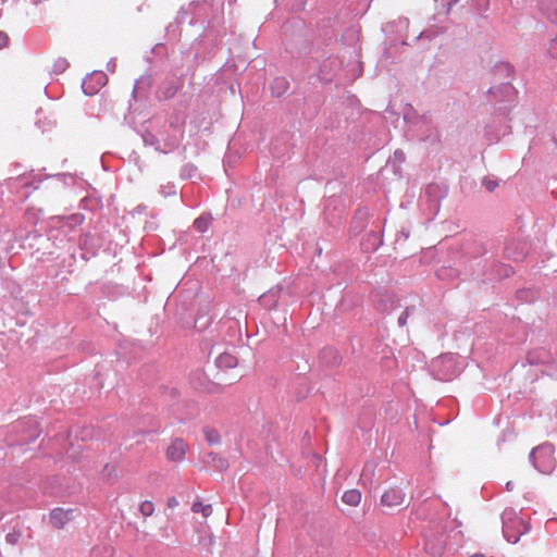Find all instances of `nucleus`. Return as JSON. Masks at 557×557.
<instances>
[{
	"label": "nucleus",
	"instance_id": "nucleus-15",
	"mask_svg": "<svg viewBox=\"0 0 557 557\" xmlns=\"http://www.w3.org/2000/svg\"><path fill=\"white\" fill-rule=\"evenodd\" d=\"M182 85H183V82L181 78H178L176 81L175 79H165L160 85V87L157 91V97L160 100L172 99L176 95L177 90L182 87Z\"/></svg>",
	"mask_w": 557,
	"mask_h": 557
},
{
	"label": "nucleus",
	"instance_id": "nucleus-21",
	"mask_svg": "<svg viewBox=\"0 0 557 557\" xmlns=\"http://www.w3.org/2000/svg\"><path fill=\"white\" fill-rule=\"evenodd\" d=\"M510 132V126L506 123L502 124L497 131H493L492 125L485 127V136L490 143L498 141L503 136Z\"/></svg>",
	"mask_w": 557,
	"mask_h": 557
},
{
	"label": "nucleus",
	"instance_id": "nucleus-40",
	"mask_svg": "<svg viewBox=\"0 0 557 557\" xmlns=\"http://www.w3.org/2000/svg\"><path fill=\"white\" fill-rule=\"evenodd\" d=\"M425 548L428 552H430L433 556H436V555H441L443 549H444V546L441 544V545H437V546H434L430 541H426L425 543Z\"/></svg>",
	"mask_w": 557,
	"mask_h": 557
},
{
	"label": "nucleus",
	"instance_id": "nucleus-24",
	"mask_svg": "<svg viewBox=\"0 0 557 557\" xmlns=\"http://www.w3.org/2000/svg\"><path fill=\"white\" fill-rule=\"evenodd\" d=\"M441 281L455 282L459 277V271L453 267H442L436 271Z\"/></svg>",
	"mask_w": 557,
	"mask_h": 557
},
{
	"label": "nucleus",
	"instance_id": "nucleus-27",
	"mask_svg": "<svg viewBox=\"0 0 557 557\" xmlns=\"http://www.w3.org/2000/svg\"><path fill=\"white\" fill-rule=\"evenodd\" d=\"M342 500L349 506H357L361 500V493L358 490H348L344 492Z\"/></svg>",
	"mask_w": 557,
	"mask_h": 557
},
{
	"label": "nucleus",
	"instance_id": "nucleus-18",
	"mask_svg": "<svg viewBox=\"0 0 557 557\" xmlns=\"http://www.w3.org/2000/svg\"><path fill=\"white\" fill-rule=\"evenodd\" d=\"M373 302L375 305V308L379 311L387 312L393 310L396 307V300L391 294H374L373 295Z\"/></svg>",
	"mask_w": 557,
	"mask_h": 557
},
{
	"label": "nucleus",
	"instance_id": "nucleus-39",
	"mask_svg": "<svg viewBox=\"0 0 557 557\" xmlns=\"http://www.w3.org/2000/svg\"><path fill=\"white\" fill-rule=\"evenodd\" d=\"M69 66V62L63 59V58H59L54 63H53V72L55 74H61L63 73Z\"/></svg>",
	"mask_w": 557,
	"mask_h": 557
},
{
	"label": "nucleus",
	"instance_id": "nucleus-30",
	"mask_svg": "<svg viewBox=\"0 0 557 557\" xmlns=\"http://www.w3.org/2000/svg\"><path fill=\"white\" fill-rule=\"evenodd\" d=\"M197 174H198L197 166L189 162L182 166L181 172H180V177L182 180H191V178H195L197 176Z\"/></svg>",
	"mask_w": 557,
	"mask_h": 557
},
{
	"label": "nucleus",
	"instance_id": "nucleus-35",
	"mask_svg": "<svg viewBox=\"0 0 557 557\" xmlns=\"http://www.w3.org/2000/svg\"><path fill=\"white\" fill-rule=\"evenodd\" d=\"M366 218H367V212L364 210L357 211L355 219H354V225H352L354 232L357 233L363 227Z\"/></svg>",
	"mask_w": 557,
	"mask_h": 557
},
{
	"label": "nucleus",
	"instance_id": "nucleus-11",
	"mask_svg": "<svg viewBox=\"0 0 557 557\" xmlns=\"http://www.w3.org/2000/svg\"><path fill=\"white\" fill-rule=\"evenodd\" d=\"M42 176L40 174H34L33 172L29 174L18 175L16 177H11L8 180V186L11 189L18 188H32L37 189L39 184L42 182Z\"/></svg>",
	"mask_w": 557,
	"mask_h": 557
},
{
	"label": "nucleus",
	"instance_id": "nucleus-22",
	"mask_svg": "<svg viewBox=\"0 0 557 557\" xmlns=\"http://www.w3.org/2000/svg\"><path fill=\"white\" fill-rule=\"evenodd\" d=\"M281 290V287L271 288L268 293L263 294L259 299L261 305L267 307L268 309L274 308L277 304Z\"/></svg>",
	"mask_w": 557,
	"mask_h": 557
},
{
	"label": "nucleus",
	"instance_id": "nucleus-5",
	"mask_svg": "<svg viewBox=\"0 0 557 557\" xmlns=\"http://www.w3.org/2000/svg\"><path fill=\"white\" fill-rule=\"evenodd\" d=\"M430 369L432 375L438 381H450L461 371L457 358L451 354L443 355L433 360Z\"/></svg>",
	"mask_w": 557,
	"mask_h": 557
},
{
	"label": "nucleus",
	"instance_id": "nucleus-33",
	"mask_svg": "<svg viewBox=\"0 0 557 557\" xmlns=\"http://www.w3.org/2000/svg\"><path fill=\"white\" fill-rule=\"evenodd\" d=\"M85 221V216L81 213H74L64 219V225L70 228H75Z\"/></svg>",
	"mask_w": 557,
	"mask_h": 557
},
{
	"label": "nucleus",
	"instance_id": "nucleus-9",
	"mask_svg": "<svg viewBox=\"0 0 557 557\" xmlns=\"http://www.w3.org/2000/svg\"><path fill=\"white\" fill-rule=\"evenodd\" d=\"M342 60L338 57H329L319 67V78L324 83H330L332 79L341 75Z\"/></svg>",
	"mask_w": 557,
	"mask_h": 557
},
{
	"label": "nucleus",
	"instance_id": "nucleus-44",
	"mask_svg": "<svg viewBox=\"0 0 557 557\" xmlns=\"http://www.w3.org/2000/svg\"><path fill=\"white\" fill-rule=\"evenodd\" d=\"M409 314H410V309L406 308L405 311H403V313L398 318V325L399 326H405L406 325L407 319H408Z\"/></svg>",
	"mask_w": 557,
	"mask_h": 557
},
{
	"label": "nucleus",
	"instance_id": "nucleus-12",
	"mask_svg": "<svg viewBox=\"0 0 557 557\" xmlns=\"http://www.w3.org/2000/svg\"><path fill=\"white\" fill-rule=\"evenodd\" d=\"M446 196V189H443L438 184H429L423 190L421 198L426 199L430 203V210L435 213L438 211L440 201Z\"/></svg>",
	"mask_w": 557,
	"mask_h": 557
},
{
	"label": "nucleus",
	"instance_id": "nucleus-32",
	"mask_svg": "<svg viewBox=\"0 0 557 557\" xmlns=\"http://www.w3.org/2000/svg\"><path fill=\"white\" fill-rule=\"evenodd\" d=\"M203 434H205L206 441L210 445H216L221 442V436L215 429L206 426L203 429Z\"/></svg>",
	"mask_w": 557,
	"mask_h": 557
},
{
	"label": "nucleus",
	"instance_id": "nucleus-17",
	"mask_svg": "<svg viewBox=\"0 0 557 557\" xmlns=\"http://www.w3.org/2000/svg\"><path fill=\"white\" fill-rule=\"evenodd\" d=\"M72 519L73 510H64L63 508H54L49 517L50 523L57 529H62Z\"/></svg>",
	"mask_w": 557,
	"mask_h": 557
},
{
	"label": "nucleus",
	"instance_id": "nucleus-2",
	"mask_svg": "<svg viewBox=\"0 0 557 557\" xmlns=\"http://www.w3.org/2000/svg\"><path fill=\"white\" fill-rule=\"evenodd\" d=\"M403 117L407 125V132L419 141L435 144L440 140V134L429 113L419 114L410 104L403 110Z\"/></svg>",
	"mask_w": 557,
	"mask_h": 557
},
{
	"label": "nucleus",
	"instance_id": "nucleus-54",
	"mask_svg": "<svg viewBox=\"0 0 557 557\" xmlns=\"http://www.w3.org/2000/svg\"><path fill=\"white\" fill-rule=\"evenodd\" d=\"M395 156H396L397 158H403V157H404V153H403L401 151H396V152H395Z\"/></svg>",
	"mask_w": 557,
	"mask_h": 557
},
{
	"label": "nucleus",
	"instance_id": "nucleus-50",
	"mask_svg": "<svg viewBox=\"0 0 557 557\" xmlns=\"http://www.w3.org/2000/svg\"><path fill=\"white\" fill-rule=\"evenodd\" d=\"M107 69L111 72H114V69H115V62L114 60H111L109 61L108 65H107Z\"/></svg>",
	"mask_w": 557,
	"mask_h": 557
},
{
	"label": "nucleus",
	"instance_id": "nucleus-49",
	"mask_svg": "<svg viewBox=\"0 0 557 557\" xmlns=\"http://www.w3.org/2000/svg\"><path fill=\"white\" fill-rule=\"evenodd\" d=\"M103 472L108 473V475L110 476L114 472V468L113 467H109V465H106V467L103 469Z\"/></svg>",
	"mask_w": 557,
	"mask_h": 557
},
{
	"label": "nucleus",
	"instance_id": "nucleus-48",
	"mask_svg": "<svg viewBox=\"0 0 557 557\" xmlns=\"http://www.w3.org/2000/svg\"><path fill=\"white\" fill-rule=\"evenodd\" d=\"M443 5H447L448 10L459 0H441Z\"/></svg>",
	"mask_w": 557,
	"mask_h": 557
},
{
	"label": "nucleus",
	"instance_id": "nucleus-13",
	"mask_svg": "<svg viewBox=\"0 0 557 557\" xmlns=\"http://www.w3.org/2000/svg\"><path fill=\"white\" fill-rule=\"evenodd\" d=\"M106 82L107 76L103 72L92 73L84 78L82 83L83 92L87 96H92L98 92Z\"/></svg>",
	"mask_w": 557,
	"mask_h": 557
},
{
	"label": "nucleus",
	"instance_id": "nucleus-45",
	"mask_svg": "<svg viewBox=\"0 0 557 557\" xmlns=\"http://www.w3.org/2000/svg\"><path fill=\"white\" fill-rule=\"evenodd\" d=\"M102 553L106 554L108 557L110 556V552L107 547H95L91 550V557H99Z\"/></svg>",
	"mask_w": 557,
	"mask_h": 557
},
{
	"label": "nucleus",
	"instance_id": "nucleus-47",
	"mask_svg": "<svg viewBox=\"0 0 557 557\" xmlns=\"http://www.w3.org/2000/svg\"><path fill=\"white\" fill-rule=\"evenodd\" d=\"M178 504H180V503H178V499H177L176 497H170V498L168 499V507H169V508H175V507H177V506H178Z\"/></svg>",
	"mask_w": 557,
	"mask_h": 557
},
{
	"label": "nucleus",
	"instance_id": "nucleus-46",
	"mask_svg": "<svg viewBox=\"0 0 557 557\" xmlns=\"http://www.w3.org/2000/svg\"><path fill=\"white\" fill-rule=\"evenodd\" d=\"M9 37L4 32H0V49L8 45Z\"/></svg>",
	"mask_w": 557,
	"mask_h": 557
},
{
	"label": "nucleus",
	"instance_id": "nucleus-52",
	"mask_svg": "<svg viewBox=\"0 0 557 557\" xmlns=\"http://www.w3.org/2000/svg\"><path fill=\"white\" fill-rule=\"evenodd\" d=\"M512 488H513V484H512V482H510V481H509V482H507V483H506V490H507V491H512Z\"/></svg>",
	"mask_w": 557,
	"mask_h": 557
},
{
	"label": "nucleus",
	"instance_id": "nucleus-41",
	"mask_svg": "<svg viewBox=\"0 0 557 557\" xmlns=\"http://www.w3.org/2000/svg\"><path fill=\"white\" fill-rule=\"evenodd\" d=\"M482 184L488 191H494L498 186V182L490 177H484Z\"/></svg>",
	"mask_w": 557,
	"mask_h": 557
},
{
	"label": "nucleus",
	"instance_id": "nucleus-6",
	"mask_svg": "<svg viewBox=\"0 0 557 557\" xmlns=\"http://www.w3.org/2000/svg\"><path fill=\"white\" fill-rule=\"evenodd\" d=\"M13 429L20 434V445L33 443L41 432L37 420L33 417H26L18 420L14 424Z\"/></svg>",
	"mask_w": 557,
	"mask_h": 557
},
{
	"label": "nucleus",
	"instance_id": "nucleus-1",
	"mask_svg": "<svg viewBox=\"0 0 557 557\" xmlns=\"http://www.w3.org/2000/svg\"><path fill=\"white\" fill-rule=\"evenodd\" d=\"M465 257L470 262L472 275L483 282L505 278L511 275L512 268L500 263L493 253L480 243L473 242L466 247Z\"/></svg>",
	"mask_w": 557,
	"mask_h": 557
},
{
	"label": "nucleus",
	"instance_id": "nucleus-57",
	"mask_svg": "<svg viewBox=\"0 0 557 557\" xmlns=\"http://www.w3.org/2000/svg\"><path fill=\"white\" fill-rule=\"evenodd\" d=\"M525 292L521 290L519 292V297L522 298Z\"/></svg>",
	"mask_w": 557,
	"mask_h": 557
},
{
	"label": "nucleus",
	"instance_id": "nucleus-51",
	"mask_svg": "<svg viewBox=\"0 0 557 557\" xmlns=\"http://www.w3.org/2000/svg\"><path fill=\"white\" fill-rule=\"evenodd\" d=\"M333 354L335 355V351L333 349H331V348H327V349L323 350V356H325V355H333Z\"/></svg>",
	"mask_w": 557,
	"mask_h": 557
},
{
	"label": "nucleus",
	"instance_id": "nucleus-23",
	"mask_svg": "<svg viewBox=\"0 0 557 557\" xmlns=\"http://www.w3.org/2000/svg\"><path fill=\"white\" fill-rule=\"evenodd\" d=\"M215 363L219 369H233L238 364V359L232 354L224 352L219 355V357L215 360Z\"/></svg>",
	"mask_w": 557,
	"mask_h": 557
},
{
	"label": "nucleus",
	"instance_id": "nucleus-34",
	"mask_svg": "<svg viewBox=\"0 0 557 557\" xmlns=\"http://www.w3.org/2000/svg\"><path fill=\"white\" fill-rule=\"evenodd\" d=\"M191 510L195 513H201L205 518H208L212 513V506L203 505L201 502H195L191 506Z\"/></svg>",
	"mask_w": 557,
	"mask_h": 557
},
{
	"label": "nucleus",
	"instance_id": "nucleus-16",
	"mask_svg": "<svg viewBox=\"0 0 557 557\" xmlns=\"http://www.w3.org/2000/svg\"><path fill=\"white\" fill-rule=\"evenodd\" d=\"M406 493L399 487H391L381 497V504L385 507H395L404 503Z\"/></svg>",
	"mask_w": 557,
	"mask_h": 557
},
{
	"label": "nucleus",
	"instance_id": "nucleus-29",
	"mask_svg": "<svg viewBox=\"0 0 557 557\" xmlns=\"http://www.w3.org/2000/svg\"><path fill=\"white\" fill-rule=\"evenodd\" d=\"M529 363H544L548 361L547 352L544 349L530 351L527 357Z\"/></svg>",
	"mask_w": 557,
	"mask_h": 557
},
{
	"label": "nucleus",
	"instance_id": "nucleus-56",
	"mask_svg": "<svg viewBox=\"0 0 557 557\" xmlns=\"http://www.w3.org/2000/svg\"><path fill=\"white\" fill-rule=\"evenodd\" d=\"M138 87V83L135 84L133 92L135 94Z\"/></svg>",
	"mask_w": 557,
	"mask_h": 557
},
{
	"label": "nucleus",
	"instance_id": "nucleus-36",
	"mask_svg": "<svg viewBox=\"0 0 557 557\" xmlns=\"http://www.w3.org/2000/svg\"><path fill=\"white\" fill-rule=\"evenodd\" d=\"M160 195L163 197H171L176 195V185L174 183L168 182L166 184H162L159 188Z\"/></svg>",
	"mask_w": 557,
	"mask_h": 557
},
{
	"label": "nucleus",
	"instance_id": "nucleus-55",
	"mask_svg": "<svg viewBox=\"0 0 557 557\" xmlns=\"http://www.w3.org/2000/svg\"><path fill=\"white\" fill-rule=\"evenodd\" d=\"M40 2H41V0H32V3H33L34 5H38Z\"/></svg>",
	"mask_w": 557,
	"mask_h": 557
},
{
	"label": "nucleus",
	"instance_id": "nucleus-7",
	"mask_svg": "<svg viewBox=\"0 0 557 557\" xmlns=\"http://www.w3.org/2000/svg\"><path fill=\"white\" fill-rule=\"evenodd\" d=\"M516 89L510 83H502L488 88L487 96L490 101L497 103L511 104L516 98Z\"/></svg>",
	"mask_w": 557,
	"mask_h": 557
},
{
	"label": "nucleus",
	"instance_id": "nucleus-10",
	"mask_svg": "<svg viewBox=\"0 0 557 557\" xmlns=\"http://www.w3.org/2000/svg\"><path fill=\"white\" fill-rule=\"evenodd\" d=\"M529 244L519 239H510L506 243L504 248V256L506 259L519 262L522 261L529 253Z\"/></svg>",
	"mask_w": 557,
	"mask_h": 557
},
{
	"label": "nucleus",
	"instance_id": "nucleus-4",
	"mask_svg": "<svg viewBox=\"0 0 557 557\" xmlns=\"http://www.w3.org/2000/svg\"><path fill=\"white\" fill-rule=\"evenodd\" d=\"M554 454V446L549 443H543L531 450L529 459L539 472L548 474L556 466Z\"/></svg>",
	"mask_w": 557,
	"mask_h": 557
},
{
	"label": "nucleus",
	"instance_id": "nucleus-31",
	"mask_svg": "<svg viewBox=\"0 0 557 557\" xmlns=\"http://www.w3.org/2000/svg\"><path fill=\"white\" fill-rule=\"evenodd\" d=\"M205 461L209 465L214 466L218 469H225L227 466L226 460L221 458L216 453L213 451L209 453L206 456Z\"/></svg>",
	"mask_w": 557,
	"mask_h": 557
},
{
	"label": "nucleus",
	"instance_id": "nucleus-42",
	"mask_svg": "<svg viewBox=\"0 0 557 557\" xmlns=\"http://www.w3.org/2000/svg\"><path fill=\"white\" fill-rule=\"evenodd\" d=\"M495 70H496V72H498L500 74L505 73L506 76H509L512 72V67L508 63H500V64L496 65Z\"/></svg>",
	"mask_w": 557,
	"mask_h": 557
},
{
	"label": "nucleus",
	"instance_id": "nucleus-8",
	"mask_svg": "<svg viewBox=\"0 0 557 557\" xmlns=\"http://www.w3.org/2000/svg\"><path fill=\"white\" fill-rule=\"evenodd\" d=\"M184 138V129L181 125L171 124L170 128L162 133L161 139V153H170L174 151Z\"/></svg>",
	"mask_w": 557,
	"mask_h": 557
},
{
	"label": "nucleus",
	"instance_id": "nucleus-38",
	"mask_svg": "<svg viewBox=\"0 0 557 557\" xmlns=\"http://www.w3.org/2000/svg\"><path fill=\"white\" fill-rule=\"evenodd\" d=\"M22 537V531L14 529L5 535V542L10 545H15Z\"/></svg>",
	"mask_w": 557,
	"mask_h": 557
},
{
	"label": "nucleus",
	"instance_id": "nucleus-37",
	"mask_svg": "<svg viewBox=\"0 0 557 557\" xmlns=\"http://www.w3.org/2000/svg\"><path fill=\"white\" fill-rule=\"evenodd\" d=\"M139 511L145 517H150L154 512V505L150 500H145L139 506Z\"/></svg>",
	"mask_w": 557,
	"mask_h": 557
},
{
	"label": "nucleus",
	"instance_id": "nucleus-20",
	"mask_svg": "<svg viewBox=\"0 0 557 557\" xmlns=\"http://www.w3.org/2000/svg\"><path fill=\"white\" fill-rule=\"evenodd\" d=\"M383 243L382 236L379 232L371 231L367 234L361 243V247L366 251H375Z\"/></svg>",
	"mask_w": 557,
	"mask_h": 557
},
{
	"label": "nucleus",
	"instance_id": "nucleus-14",
	"mask_svg": "<svg viewBox=\"0 0 557 557\" xmlns=\"http://www.w3.org/2000/svg\"><path fill=\"white\" fill-rule=\"evenodd\" d=\"M187 448L188 446L183 438H174L166 449V459L172 462L183 461L186 456Z\"/></svg>",
	"mask_w": 557,
	"mask_h": 557
},
{
	"label": "nucleus",
	"instance_id": "nucleus-43",
	"mask_svg": "<svg viewBox=\"0 0 557 557\" xmlns=\"http://www.w3.org/2000/svg\"><path fill=\"white\" fill-rule=\"evenodd\" d=\"M548 53L552 58L557 59V36L550 40L548 46Z\"/></svg>",
	"mask_w": 557,
	"mask_h": 557
},
{
	"label": "nucleus",
	"instance_id": "nucleus-3",
	"mask_svg": "<svg viewBox=\"0 0 557 557\" xmlns=\"http://www.w3.org/2000/svg\"><path fill=\"white\" fill-rule=\"evenodd\" d=\"M503 535L509 543L516 544L530 531V524L513 508H506L502 513Z\"/></svg>",
	"mask_w": 557,
	"mask_h": 557
},
{
	"label": "nucleus",
	"instance_id": "nucleus-53",
	"mask_svg": "<svg viewBox=\"0 0 557 557\" xmlns=\"http://www.w3.org/2000/svg\"><path fill=\"white\" fill-rule=\"evenodd\" d=\"M498 109H499L500 111L506 112V111L509 109V107L505 104L504 107H499Z\"/></svg>",
	"mask_w": 557,
	"mask_h": 557
},
{
	"label": "nucleus",
	"instance_id": "nucleus-28",
	"mask_svg": "<svg viewBox=\"0 0 557 557\" xmlns=\"http://www.w3.org/2000/svg\"><path fill=\"white\" fill-rule=\"evenodd\" d=\"M210 223H211V215L202 213L200 216H198L194 221L193 225H194L195 230L198 231L199 233H205L208 231Z\"/></svg>",
	"mask_w": 557,
	"mask_h": 557
},
{
	"label": "nucleus",
	"instance_id": "nucleus-19",
	"mask_svg": "<svg viewBox=\"0 0 557 557\" xmlns=\"http://www.w3.org/2000/svg\"><path fill=\"white\" fill-rule=\"evenodd\" d=\"M539 9L550 22L557 24V0H539Z\"/></svg>",
	"mask_w": 557,
	"mask_h": 557
},
{
	"label": "nucleus",
	"instance_id": "nucleus-25",
	"mask_svg": "<svg viewBox=\"0 0 557 557\" xmlns=\"http://www.w3.org/2000/svg\"><path fill=\"white\" fill-rule=\"evenodd\" d=\"M288 89V82L284 77H276L271 85V92L276 97H281Z\"/></svg>",
	"mask_w": 557,
	"mask_h": 557
},
{
	"label": "nucleus",
	"instance_id": "nucleus-26",
	"mask_svg": "<svg viewBox=\"0 0 557 557\" xmlns=\"http://www.w3.org/2000/svg\"><path fill=\"white\" fill-rule=\"evenodd\" d=\"M141 138L146 146H152L158 152H161L162 145L159 136L151 132H145L143 133Z\"/></svg>",
	"mask_w": 557,
	"mask_h": 557
}]
</instances>
